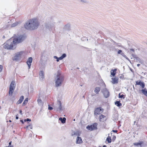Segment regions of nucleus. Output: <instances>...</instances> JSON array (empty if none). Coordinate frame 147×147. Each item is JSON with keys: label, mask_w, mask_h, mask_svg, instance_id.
I'll use <instances>...</instances> for the list:
<instances>
[{"label": "nucleus", "mask_w": 147, "mask_h": 147, "mask_svg": "<svg viewBox=\"0 0 147 147\" xmlns=\"http://www.w3.org/2000/svg\"><path fill=\"white\" fill-rule=\"evenodd\" d=\"M3 69V66L2 65H0V72H1Z\"/></svg>", "instance_id": "nucleus-34"}, {"label": "nucleus", "mask_w": 147, "mask_h": 147, "mask_svg": "<svg viewBox=\"0 0 147 147\" xmlns=\"http://www.w3.org/2000/svg\"><path fill=\"white\" fill-rule=\"evenodd\" d=\"M9 121L10 122H11V120H9Z\"/></svg>", "instance_id": "nucleus-55"}, {"label": "nucleus", "mask_w": 147, "mask_h": 147, "mask_svg": "<svg viewBox=\"0 0 147 147\" xmlns=\"http://www.w3.org/2000/svg\"><path fill=\"white\" fill-rule=\"evenodd\" d=\"M111 82L113 84H117L118 82V79L117 78H112Z\"/></svg>", "instance_id": "nucleus-12"}, {"label": "nucleus", "mask_w": 147, "mask_h": 147, "mask_svg": "<svg viewBox=\"0 0 147 147\" xmlns=\"http://www.w3.org/2000/svg\"><path fill=\"white\" fill-rule=\"evenodd\" d=\"M57 60H56V61H57V62H59V57H57V58L56 59Z\"/></svg>", "instance_id": "nucleus-39"}, {"label": "nucleus", "mask_w": 147, "mask_h": 147, "mask_svg": "<svg viewBox=\"0 0 147 147\" xmlns=\"http://www.w3.org/2000/svg\"><path fill=\"white\" fill-rule=\"evenodd\" d=\"M102 93L105 98H107L109 96V92L106 88H105L102 90Z\"/></svg>", "instance_id": "nucleus-9"}, {"label": "nucleus", "mask_w": 147, "mask_h": 147, "mask_svg": "<svg viewBox=\"0 0 147 147\" xmlns=\"http://www.w3.org/2000/svg\"><path fill=\"white\" fill-rule=\"evenodd\" d=\"M20 113L22 115V111L21 110H20Z\"/></svg>", "instance_id": "nucleus-47"}, {"label": "nucleus", "mask_w": 147, "mask_h": 147, "mask_svg": "<svg viewBox=\"0 0 147 147\" xmlns=\"http://www.w3.org/2000/svg\"><path fill=\"white\" fill-rule=\"evenodd\" d=\"M44 73L42 71H41L39 74V78L41 80H42L44 78Z\"/></svg>", "instance_id": "nucleus-18"}, {"label": "nucleus", "mask_w": 147, "mask_h": 147, "mask_svg": "<svg viewBox=\"0 0 147 147\" xmlns=\"http://www.w3.org/2000/svg\"><path fill=\"white\" fill-rule=\"evenodd\" d=\"M123 57L125 58L128 61H130V60L125 55H124Z\"/></svg>", "instance_id": "nucleus-32"}, {"label": "nucleus", "mask_w": 147, "mask_h": 147, "mask_svg": "<svg viewBox=\"0 0 147 147\" xmlns=\"http://www.w3.org/2000/svg\"><path fill=\"white\" fill-rule=\"evenodd\" d=\"M61 73L59 71H58L57 74H55V85L57 87L61 86L64 80L63 77L61 76Z\"/></svg>", "instance_id": "nucleus-3"}, {"label": "nucleus", "mask_w": 147, "mask_h": 147, "mask_svg": "<svg viewBox=\"0 0 147 147\" xmlns=\"http://www.w3.org/2000/svg\"><path fill=\"white\" fill-rule=\"evenodd\" d=\"M123 96L124 95L123 94L121 95V96H120V98H122L123 97Z\"/></svg>", "instance_id": "nucleus-42"}, {"label": "nucleus", "mask_w": 147, "mask_h": 147, "mask_svg": "<svg viewBox=\"0 0 147 147\" xmlns=\"http://www.w3.org/2000/svg\"><path fill=\"white\" fill-rule=\"evenodd\" d=\"M3 38H5V36H3Z\"/></svg>", "instance_id": "nucleus-56"}, {"label": "nucleus", "mask_w": 147, "mask_h": 147, "mask_svg": "<svg viewBox=\"0 0 147 147\" xmlns=\"http://www.w3.org/2000/svg\"><path fill=\"white\" fill-rule=\"evenodd\" d=\"M103 109L101 108H96L94 111V115L96 116L102 113Z\"/></svg>", "instance_id": "nucleus-8"}, {"label": "nucleus", "mask_w": 147, "mask_h": 147, "mask_svg": "<svg viewBox=\"0 0 147 147\" xmlns=\"http://www.w3.org/2000/svg\"><path fill=\"white\" fill-rule=\"evenodd\" d=\"M80 2L82 4L86 3H88V1L86 0H80Z\"/></svg>", "instance_id": "nucleus-26"}, {"label": "nucleus", "mask_w": 147, "mask_h": 147, "mask_svg": "<svg viewBox=\"0 0 147 147\" xmlns=\"http://www.w3.org/2000/svg\"><path fill=\"white\" fill-rule=\"evenodd\" d=\"M53 109L52 107H50L49 105L48 109L49 110H51Z\"/></svg>", "instance_id": "nucleus-35"}, {"label": "nucleus", "mask_w": 147, "mask_h": 147, "mask_svg": "<svg viewBox=\"0 0 147 147\" xmlns=\"http://www.w3.org/2000/svg\"><path fill=\"white\" fill-rule=\"evenodd\" d=\"M46 27L48 29L51 28L53 26V24L49 23H47L45 25Z\"/></svg>", "instance_id": "nucleus-13"}, {"label": "nucleus", "mask_w": 147, "mask_h": 147, "mask_svg": "<svg viewBox=\"0 0 147 147\" xmlns=\"http://www.w3.org/2000/svg\"><path fill=\"white\" fill-rule=\"evenodd\" d=\"M130 50L133 51V52H134V50L133 49H130Z\"/></svg>", "instance_id": "nucleus-49"}, {"label": "nucleus", "mask_w": 147, "mask_h": 147, "mask_svg": "<svg viewBox=\"0 0 147 147\" xmlns=\"http://www.w3.org/2000/svg\"><path fill=\"white\" fill-rule=\"evenodd\" d=\"M11 142H10L9 143V145H10L11 144Z\"/></svg>", "instance_id": "nucleus-52"}, {"label": "nucleus", "mask_w": 147, "mask_h": 147, "mask_svg": "<svg viewBox=\"0 0 147 147\" xmlns=\"http://www.w3.org/2000/svg\"><path fill=\"white\" fill-rule=\"evenodd\" d=\"M97 125V123H94L91 125H88L87 127L86 128L88 130L92 131L96 129V126Z\"/></svg>", "instance_id": "nucleus-7"}, {"label": "nucleus", "mask_w": 147, "mask_h": 147, "mask_svg": "<svg viewBox=\"0 0 147 147\" xmlns=\"http://www.w3.org/2000/svg\"><path fill=\"white\" fill-rule=\"evenodd\" d=\"M75 119H74V121H75Z\"/></svg>", "instance_id": "nucleus-57"}, {"label": "nucleus", "mask_w": 147, "mask_h": 147, "mask_svg": "<svg viewBox=\"0 0 147 147\" xmlns=\"http://www.w3.org/2000/svg\"><path fill=\"white\" fill-rule=\"evenodd\" d=\"M26 121V119H25V120H24V121Z\"/></svg>", "instance_id": "nucleus-54"}, {"label": "nucleus", "mask_w": 147, "mask_h": 147, "mask_svg": "<svg viewBox=\"0 0 147 147\" xmlns=\"http://www.w3.org/2000/svg\"><path fill=\"white\" fill-rule=\"evenodd\" d=\"M20 121L22 122V124H23L24 123V122L22 120H21Z\"/></svg>", "instance_id": "nucleus-45"}, {"label": "nucleus", "mask_w": 147, "mask_h": 147, "mask_svg": "<svg viewBox=\"0 0 147 147\" xmlns=\"http://www.w3.org/2000/svg\"><path fill=\"white\" fill-rule=\"evenodd\" d=\"M122 53V51L121 50H119L118 52V54H121V53Z\"/></svg>", "instance_id": "nucleus-36"}, {"label": "nucleus", "mask_w": 147, "mask_h": 147, "mask_svg": "<svg viewBox=\"0 0 147 147\" xmlns=\"http://www.w3.org/2000/svg\"><path fill=\"white\" fill-rule=\"evenodd\" d=\"M117 69H112L111 71V75L113 76H115L116 74V71H117Z\"/></svg>", "instance_id": "nucleus-17"}, {"label": "nucleus", "mask_w": 147, "mask_h": 147, "mask_svg": "<svg viewBox=\"0 0 147 147\" xmlns=\"http://www.w3.org/2000/svg\"><path fill=\"white\" fill-rule=\"evenodd\" d=\"M54 108L57 111H59L61 110V103L60 101H57V104L54 106Z\"/></svg>", "instance_id": "nucleus-6"}, {"label": "nucleus", "mask_w": 147, "mask_h": 147, "mask_svg": "<svg viewBox=\"0 0 147 147\" xmlns=\"http://www.w3.org/2000/svg\"><path fill=\"white\" fill-rule=\"evenodd\" d=\"M99 119L100 121L104 122L106 120L107 118L105 115H101L99 116Z\"/></svg>", "instance_id": "nucleus-10"}, {"label": "nucleus", "mask_w": 147, "mask_h": 147, "mask_svg": "<svg viewBox=\"0 0 147 147\" xmlns=\"http://www.w3.org/2000/svg\"><path fill=\"white\" fill-rule=\"evenodd\" d=\"M57 60H56V61H57V62H59V57H57V58L56 59Z\"/></svg>", "instance_id": "nucleus-38"}, {"label": "nucleus", "mask_w": 147, "mask_h": 147, "mask_svg": "<svg viewBox=\"0 0 147 147\" xmlns=\"http://www.w3.org/2000/svg\"><path fill=\"white\" fill-rule=\"evenodd\" d=\"M136 123V121H135L134 122V123Z\"/></svg>", "instance_id": "nucleus-58"}, {"label": "nucleus", "mask_w": 147, "mask_h": 147, "mask_svg": "<svg viewBox=\"0 0 147 147\" xmlns=\"http://www.w3.org/2000/svg\"><path fill=\"white\" fill-rule=\"evenodd\" d=\"M141 91L143 94L146 96H147V90H146V89H142Z\"/></svg>", "instance_id": "nucleus-22"}, {"label": "nucleus", "mask_w": 147, "mask_h": 147, "mask_svg": "<svg viewBox=\"0 0 147 147\" xmlns=\"http://www.w3.org/2000/svg\"><path fill=\"white\" fill-rule=\"evenodd\" d=\"M123 56V55H125L124 53H121V54Z\"/></svg>", "instance_id": "nucleus-51"}, {"label": "nucleus", "mask_w": 147, "mask_h": 147, "mask_svg": "<svg viewBox=\"0 0 147 147\" xmlns=\"http://www.w3.org/2000/svg\"><path fill=\"white\" fill-rule=\"evenodd\" d=\"M132 55L133 57H134L135 58V59L137 62H139L141 63H142L143 61L140 58L138 57H135V55L133 54H132Z\"/></svg>", "instance_id": "nucleus-15"}, {"label": "nucleus", "mask_w": 147, "mask_h": 147, "mask_svg": "<svg viewBox=\"0 0 147 147\" xmlns=\"http://www.w3.org/2000/svg\"><path fill=\"white\" fill-rule=\"evenodd\" d=\"M100 91V88L98 87H96L94 90V92L96 94H98Z\"/></svg>", "instance_id": "nucleus-24"}, {"label": "nucleus", "mask_w": 147, "mask_h": 147, "mask_svg": "<svg viewBox=\"0 0 147 147\" xmlns=\"http://www.w3.org/2000/svg\"><path fill=\"white\" fill-rule=\"evenodd\" d=\"M117 130H113V131L114 132H117Z\"/></svg>", "instance_id": "nucleus-41"}, {"label": "nucleus", "mask_w": 147, "mask_h": 147, "mask_svg": "<svg viewBox=\"0 0 147 147\" xmlns=\"http://www.w3.org/2000/svg\"><path fill=\"white\" fill-rule=\"evenodd\" d=\"M28 98H26L24 100L28 102Z\"/></svg>", "instance_id": "nucleus-43"}, {"label": "nucleus", "mask_w": 147, "mask_h": 147, "mask_svg": "<svg viewBox=\"0 0 147 147\" xmlns=\"http://www.w3.org/2000/svg\"><path fill=\"white\" fill-rule=\"evenodd\" d=\"M38 103L40 106H42L43 104L42 100L40 98H38L37 100Z\"/></svg>", "instance_id": "nucleus-21"}, {"label": "nucleus", "mask_w": 147, "mask_h": 147, "mask_svg": "<svg viewBox=\"0 0 147 147\" xmlns=\"http://www.w3.org/2000/svg\"><path fill=\"white\" fill-rule=\"evenodd\" d=\"M140 65V64H138L137 65V66L139 67Z\"/></svg>", "instance_id": "nucleus-50"}, {"label": "nucleus", "mask_w": 147, "mask_h": 147, "mask_svg": "<svg viewBox=\"0 0 147 147\" xmlns=\"http://www.w3.org/2000/svg\"><path fill=\"white\" fill-rule=\"evenodd\" d=\"M27 102L24 100L23 103V105H24L27 103Z\"/></svg>", "instance_id": "nucleus-33"}, {"label": "nucleus", "mask_w": 147, "mask_h": 147, "mask_svg": "<svg viewBox=\"0 0 147 147\" xmlns=\"http://www.w3.org/2000/svg\"><path fill=\"white\" fill-rule=\"evenodd\" d=\"M116 138V137L115 136H113L112 138V140H114Z\"/></svg>", "instance_id": "nucleus-37"}, {"label": "nucleus", "mask_w": 147, "mask_h": 147, "mask_svg": "<svg viewBox=\"0 0 147 147\" xmlns=\"http://www.w3.org/2000/svg\"><path fill=\"white\" fill-rule=\"evenodd\" d=\"M120 94H120V93H119V98H120V96H121V95Z\"/></svg>", "instance_id": "nucleus-48"}, {"label": "nucleus", "mask_w": 147, "mask_h": 147, "mask_svg": "<svg viewBox=\"0 0 147 147\" xmlns=\"http://www.w3.org/2000/svg\"><path fill=\"white\" fill-rule=\"evenodd\" d=\"M106 140L108 141L109 143H110L111 142V138L109 136L107 137Z\"/></svg>", "instance_id": "nucleus-27"}, {"label": "nucleus", "mask_w": 147, "mask_h": 147, "mask_svg": "<svg viewBox=\"0 0 147 147\" xmlns=\"http://www.w3.org/2000/svg\"><path fill=\"white\" fill-rule=\"evenodd\" d=\"M123 57L125 58L128 61H130V60L125 55H124Z\"/></svg>", "instance_id": "nucleus-31"}, {"label": "nucleus", "mask_w": 147, "mask_h": 147, "mask_svg": "<svg viewBox=\"0 0 147 147\" xmlns=\"http://www.w3.org/2000/svg\"><path fill=\"white\" fill-rule=\"evenodd\" d=\"M66 56V55L65 54H63L61 56L59 57V59L60 60H62L63 58L65 57Z\"/></svg>", "instance_id": "nucleus-25"}, {"label": "nucleus", "mask_w": 147, "mask_h": 147, "mask_svg": "<svg viewBox=\"0 0 147 147\" xmlns=\"http://www.w3.org/2000/svg\"><path fill=\"white\" fill-rule=\"evenodd\" d=\"M103 147H107V146L106 145H104Z\"/></svg>", "instance_id": "nucleus-53"}, {"label": "nucleus", "mask_w": 147, "mask_h": 147, "mask_svg": "<svg viewBox=\"0 0 147 147\" xmlns=\"http://www.w3.org/2000/svg\"><path fill=\"white\" fill-rule=\"evenodd\" d=\"M82 142V139L80 137L78 136L76 138V143L77 144H80Z\"/></svg>", "instance_id": "nucleus-14"}, {"label": "nucleus", "mask_w": 147, "mask_h": 147, "mask_svg": "<svg viewBox=\"0 0 147 147\" xmlns=\"http://www.w3.org/2000/svg\"><path fill=\"white\" fill-rule=\"evenodd\" d=\"M24 52L23 51H20L19 52L17 53L16 54V55L14 56L13 59L15 61H17L18 60L20 59L24 53Z\"/></svg>", "instance_id": "nucleus-5"}, {"label": "nucleus", "mask_w": 147, "mask_h": 147, "mask_svg": "<svg viewBox=\"0 0 147 147\" xmlns=\"http://www.w3.org/2000/svg\"><path fill=\"white\" fill-rule=\"evenodd\" d=\"M24 99V97L23 96H21L20 98V99L18 100V101L17 102V103L18 104H20L22 103V102L23 101Z\"/></svg>", "instance_id": "nucleus-20"}, {"label": "nucleus", "mask_w": 147, "mask_h": 147, "mask_svg": "<svg viewBox=\"0 0 147 147\" xmlns=\"http://www.w3.org/2000/svg\"><path fill=\"white\" fill-rule=\"evenodd\" d=\"M26 121H31V120L28 118V119H26Z\"/></svg>", "instance_id": "nucleus-40"}, {"label": "nucleus", "mask_w": 147, "mask_h": 147, "mask_svg": "<svg viewBox=\"0 0 147 147\" xmlns=\"http://www.w3.org/2000/svg\"><path fill=\"white\" fill-rule=\"evenodd\" d=\"M59 119L61 121L62 123H63L65 122L66 119L65 117H64L63 118H62L61 117H60L59 118Z\"/></svg>", "instance_id": "nucleus-23"}, {"label": "nucleus", "mask_w": 147, "mask_h": 147, "mask_svg": "<svg viewBox=\"0 0 147 147\" xmlns=\"http://www.w3.org/2000/svg\"><path fill=\"white\" fill-rule=\"evenodd\" d=\"M25 38V36L20 35L14 38L12 42L9 40L6 43L4 46L3 47L5 49H13L15 48L14 45L22 42Z\"/></svg>", "instance_id": "nucleus-1"}, {"label": "nucleus", "mask_w": 147, "mask_h": 147, "mask_svg": "<svg viewBox=\"0 0 147 147\" xmlns=\"http://www.w3.org/2000/svg\"><path fill=\"white\" fill-rule=\"evenodd\" d=\"M115 104L118 107H120L121 106V104L118 101H116L115 102Z\"/></svg>", "instance_id": "nucleus-28"}, {"label": "nucleus", "mask_w": 147, "mask_h": 147, "mask_svg": "<svg viewBox=\"0 0 147 147\" xmlns=\"http://www.w3.org/2000/svg\"><path fill=\"white\" fill-rule=\"evenodd\" d=\"M15 82L12 81L9 87V95L11 96L15 88Z\"/></svg>", "instance_id": "nucleus-4"}, {"label": "nucleus", "mask_w": 147, "mask_h": 147, "mask_svg": "<svg viewBox=\"0 0 147 147\" xmlns=\"http://www.w3.org/2000/svg\"><path fill=\"white\" fill-rule=\"evenodd\" d=\"M18 119V117L17 116V115L16 116V119Z\"/></svg>", "instance_id": "nucleus-46"}, {"label": "nucleus", "mask_w": 147, "mask_h": 147, "mask_svg": "<svg viewBox=\"0 0 147 147\" xmlns=\"http://www.w3.org/2000/svg\"><path fill=\"white\" fill-rule=\"evenodd\" d=\"M18 24V22L14 23L13 24L11 25V26L12 27H14L16 26H17Z\"/></svg>", "instance_id": "nucleus-29"}, {"label": "nucleus", "mask_w": 147, "mask_h": 147, "mask_svg": "<svg viewBox=\"0 0 147 147\" xmlns=\"http://www.w3.org/2000/svg\"><path fill=\"white\" fill-rule=\"evenodd\" d=\"M32 57L29 58L27 61V63L28 65L29 69L30 68V66L31 65V63L32 62Z\"/></svg>", "instance_id": "nucleus-11"}, {"label": "nucleus", "mask_w": 147, "mask_h": 147, "mask_svg": "<svg viewBox=\"0 0 147 147\" xmlns=\"http://www.w3.org/2000/svg\"><path fill=\"white\" fill-rule=\"evenodd\" d=\"M136 84L137 85H140L142 88H144L145 86V84L143 82H136Z\"/></svg>", "instance_id": "nucleus-19"}, {"label": "nucleus", "mask_w": 147, "mask_h": 147, "mask_svg": "<svg viewBox=\"0 0 147 147\" xmlns=\"http://www.w3.org/2000/svg\"><path fill=\"white\" fill-rule=\"evenodd\" d=\"M40 25V22L37 19L34 18L28 21L24 26L28 30H34L37 29Z\"/></svg>", "instance_id": "nucleus-2"}, {"label": "nucleus", "mask_w": 147, "mask_h": 147, "mask_svg": "<svg viewBox=\"0 0 147 147\" xmlns=\"http://www.w3.org/2000/svg\"><path fill=\"white\" fill-rule=\"evenodd\" d=\"M53 58H54V59H56L57 58V57L56 56H54L53 57Z\"/></svg>", "instance_id": "nucleus-44"}, {"label": "nucleus", "mask_w": 147, "mask_h": 147, "mask_svg": "<svg viewBox=\"0 0 147 147\" xmlns=\"http://www.w3.org/2000/svg\"><path fill=\"white\" fill-rule=\"evenodd\" d=\"M143 144V142L142 141H140L138 142L135 143L133 144L135 146H140V147H141Z\"/></svg>", "instance_id": "nucleus-16"}, {"label": "nucleus", "mask_w": 147, "mask_h": 147, "mask_svg": "<svg viewBox=\"0 0 147 147\" xmlns=\"http://www.w3.org/2000/svg\"><path fill=\"white\" fill-rule=\"evenodd\" d=\"M26 128L28 129H32V125H30L27 126Z\"/></svg>", "instance_id": "nucleus-30"}]
</instances>
